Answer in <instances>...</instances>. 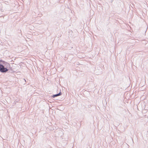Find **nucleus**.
Wrapping results in <instances>:
<instances>
[{"instance_id": "f257e3e1", "label": "nucleus", "mask_w": 148, "mask_h": 148, "mask_svg": "<svg viewBox=\"0 0 148 148\" xmlns=\"http://www.w3.org/2000/svg\"><path fill=\"white\" fill-rule=\"evenodd\" d=\"M8 71V69L4 67L2 64H0V72L2 73H6Z\"/></svg>"}, {"instance_id": "f03ea898", "label": "nucleus", "mask_w": 148, "mask_h": 148, "mask_svg": "<svg viewBox=\"0 0 148 148\" xmlns=\"http://www.w3.org/2000/svg\"><path fill=\"white\" fill-rule=\"evenodd\" d=\"M1 62H2L4 65H6V64H7V66H10V65L9 63H7V62L2 60H0V64H1Z\"/></svg>"}, {"instance_id": "7ed1b4c3", "label": "nucleus", "mask_w": 148, "mask_h": 148, "mask_svg": "<svg viewBox=\"0 0 148 148\" xmlns=\"http://www.w3.org/2000/svg\"><path fill=\"white\" fill-rule=\"evenodd\" d=\"M62 95V93L61 92V91L58 94L54 95L52 96V97L53 98H55L56 97L58 96H59L61 95Z\"/></svg>"}, {"instance_id": "20e7f679", "label": "nucleus", "mask_w": 148, "mask_h": 148, "mask_svg": "<svg viewBox=\"0 0 148 148\" xmlns=\"http://www.w3.org/2000/svg\"><path fill=\"white\" fill-rule=\"evenodd\" d=\"M25 81H26L25 79H24Z\"/></svg>"}]
</instances>
